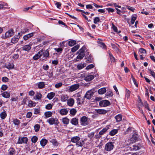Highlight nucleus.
I'll return each instance as SVG.
<instances>
[{
	"instance_id": "obj_1",
	"label": "nucleus",
	"mask_w": 155,
	"mask_h": 155,
	"mask_svg": "<svg viewBox=\"0 0 155 155\" xmlns=\"http://www.w3.org/2000/svg\"><path fill=\"white\" fill-rule=\"evenodd\" d=\"M47 122H48L51 125L53 124L58 125L59 123L58 120L57 118L51 117L48 119Z\"/></svg>"
},
{
	"instance_id": "obj_2",
	"label": "nucleus",
	"mask_w": 155,
	"mask_h": 155,
	"mask_svg": "<svg viewBox=\"0 0 155 155\" xmlns=\"http://www.w3.org/2000/svg\"><path fill=\"white\" fill-rule=\"evenodd\" d=\"M80 122L81 125L82 126L87 125L89 124L88 118L85 116H83L81 118Z\"/></svg>"
},
{
	"instance_id": "obj_3",
	"label": "nucleus",
	"mask_w": 155,
	"mask_h": 155,
	"mask_svg": "<svg viewBox=\"0 0 155 155\" xmlns=\"http://www.w3.org/2000/svg\"><path fill=\"white\" fill-rule=\"evenodd\" d=\"M114 147L113 143L111 142L107 143L105 146V149L107 151H110L112 150Z\"/></svg>"
},
{
	"instance_id": "obj_4",
	"label": "nucleus",
	"mask_w": 155,
	"mask_h": 155,
	"mask_svg": "<svg viewBox=\"0 0 155 155\" xmlns=\"http://www.w3.org/2000/svg\"><path fill=\"white\" fill-rule=\"evenodd\" d=\"M94 93V91H92V90H89L87 92L84 96V98L88 99H90L93 96Z\"/></svg>"
},
{
	"instance_id": "obj_5",
	"label": "nucleus",
	"mask_w": 155,
	"mask_h": 155,
	"mask_svg": "<svg viewBox=\"0 0 155 155\" xmlns=\"http://www.w3.org/2000/svg\"><path fill=\"white\" fill-rule=\"evenodd\" d=\"M99 105L101 107H105L110 104V103L108 100H104L99 102Z\"/></svg>"
},
{
	"instance_id": "obj_6",
	"label": "nucleus",
	"mask_w": 155,
	"mask_h": 155,
	"mask_svg": "<svg viewBox=\"0 0 155 155\" xmlns=\"http://www.w3.org/2000/svg\"><path fill=\"white\" fill-rule=\"evenodd\" d=\"M14 34L15 32L14 30L11 28L5 33V38L10 37L13 35Z\"/></svg>"
},
{
	"instance_id": "obj_7",
	"label": "nucleus",
	"mask_w": 155,
	"mask_h": 155,
	"mask_svg": "<svg viewBox=\"0 0 155 155\" xmlns=\"http://www.w3.org/2000/svg\"><path fill=\"white\" fill-rule=\"evenodd\" d=\"M28 138L26 137H19L18 138L17 143L22 144V143H27L28 141Z\"/></svg>"
},
{
	"instance_id": "obj_8",
	"label": "nucleus",
	"mask_w": 155,
	"mask_h": 155,
	"mask_svg": "<svg viewBox=\"0 0 155 155\" xmlns=\"http://www.w3.org/2000/svg\"><path fill=\"white\" fill-rule=\"evenodd\" d=\"M41 54H42V56L43 55V58H50V54H49V50L48 49L44 51L42 49V52H41Z\"/></svg>"
},
{
	"instance_id": "obj_9",
	"label": "nucleus",
	"mask_w": 155,
	"mask_h": 155,
	"mask_svg": "<svg viewBox=\"0 0 155 155\" xmlns=\"http://www.w3.org/2000/svg\"><path fill=\"white\" fill-rule=\"evenodd\" d=\"M138 138V135L136 133L134 134L132 137L130 138V140L132 143H135L137 140Z\"/></svg>"
},
{
	"instance_id": "obj_10",
	"label": "nucleus",
	"mask_w": 155,
	"mask_h": 155,
	"mask_svg": "<svg viewBox=\"0 0 155 155\" xmlns=\"http://www.w3.org/2000/svg\"><path fill=\"white\" fill-rule=\"evenodd\" d=\"M20 37V35H15L11 39V42L13 44L17 43Z\"/></svg>"
},
{
	"instance_id": "obj_11",
	"label": "nucleus",
	"mask_w": 155,
	"mask_h": 155,
	"mask_svg": "<svg viewBox=\"0 0 155 155\" xmlns=\"http://www.w3.org/2000/svg\"><path fill=\"white\" fill-rule=\"evenodd\" d=\"M41 52H42V49L40 50L37 54L35 55L33 58V59L36 60L40 58L42 56V54H41Z\"/></svg>"
},
{
	"instance_id": "obj_12",
	"label": "nucleus",
	"mask_w": 155,
	"mask_h": 155,
	"mask_svg": "<svg viewBox=\"0 0 155 155\" xmlns=\"http://www.w3.org/2000/svg\"><path fill=\"white\" fill-rule=\"evenodd\" d=\"M79 87V84H77L73 85L71 86L69 88V90L71 91H73L77 89Z\"/></svg>"
},
{
	"instance_id": "obj_13",
	"label": "nucleus",
	"mask_w": 155,
	"mask_h": 155,
	"mask_svg": "<svg viewBox=\"0 0 155 155\" xmlns=\"http://www.w3.org/2000/svg\"><path fill=\"white\" fill-rule=\"evenodd\" d=\"M109 110H106L104 109H98L96 110L97 113L101 114H106Z\"/></svg>"
},
{
	"instance_id": "obj_14",
	"label": "nucleus",
	"mask_w": 155,
	"mask_h": 155,
	"mask_svg": "<svg viewBox=\"0 0 155 155\" xmlns=\"http://www.w3.org/2000/svg\"><path fill=\"white\" fill-rule=\"evenodd\" d=\"M80 139V138L78 136H75L71 138V141L74 143H77Z\"/></svg>"
},
{
	"instance_id": "obj_15",
	"label": "nucleus",
	"mask_w": 155,
	"mask_h": 155,
	"mask_svg": "<svg viewBox=\"0 0 155 155\" xmlns=\"http://www.w3.org/2000/svg\"><path fill=\"white\" fill-rule=\"evenodd\" d=\"M68 113V111L66 109L63 108L61 109L60 110V114L62 115H67Z\"/></svg>"
},
{
	"instance_id": "obj_16",
	"label": "nucleus",
	"mask_w": 155,
	"mask_h": 155,
	"mask_svg": "<svg viewBox=\"0 0 155 155\" xmlns=\"http://www.w3.org/2000/svg\"><path fill=\"white\" fill-rule=\"evenodd\" d=\"M71 123L73 125H76L78 124V119L76 118H73L71 119L70 121Z\"/></svg>"
},
{
	"instance_id": "obj_17",
	"label": "nucleus",
	"mask_w": 155,
	"mask_h": 155,
	"mask_svg": "<svg viewBox=\"0 0 155 155\" xmlns=\"http://www.w3.org/2000/svg\"><path fill=\"white\" fill-rule=\"evenodd\" d=\"M94 78V75H89L86 76L84 78V80L87 81H90L93 80Z\"/></svg>"
},
{
	"instance_id": "obj_18",
	"label": "nucleus",
	"mask_w": 155,
	"mask_h": 155,
	"mask_svg": "<svg viewBox=\"0 0 155 155\" xmlns=\"http://www.w3.org/2000/svg\"><path fill=\"white\" fill-rule=\"evenodd\" d=\"M48 141L45 139H42L40 142L41 146L42 147H44L48 143Z\"/></svg>"
},
{
	"instance_id": "obj_19",
	"label": "nucleus",
	"mask_w": 155,
	"mask_h": 155,
	"mask_svg": "<svg viewBox=\"0 0 155 155\" xmlns=\"http://www.w3.org/2000/svg\"><path fill=\"white\" fill-rule=\"evenodd\" d=\"M22 50L24 51L28 52L31 49V46L29 45H24L22 47Z\"/></svg>"
},
{
	"instance_id": "obj_20",
	"label": "nucleus",
	"mask_w": 155,
	"mask_h": 155,
	"mask_svg": "<svg viewBox=\"0 0 155 155\" xmlns=\"http://www.w3.org/2000/svg\"><path fill=\"white\" fill-rule=\"evenodd\" d=\"M31 33L29 34H28L27 35H25L23 37L24 39L25 40H28L29 38H30L31 37L33 36L34 35V33Z\"/></svg>"
},
{
	"instance_id": "obj_21",
	"label": "nucleus",
	"mask_w": 155,
	"mask_h": 155,
	"mask_svg": "<svg viewBox=\"0 0 155 155\" xmlns=\"http://www.w3.org/2000/svg\"><path fill=\"white\" fill-rule=\"evenodd\" d=\"M9 155H14L15 153V150L13 147H11L8 150Z\"/></svg>"
},
{
	"instance_id": "obj_22",
	"label": "nucleus",
	"mask_w": 155,
	"mask_h": 155,
	"mask_svg": "<svg viewBox=\"0 0 155 155\" xmlns=\"http://www.w3.org/2000/svg\"><path fill=\"white\" fill-rule=\"evenodd\" d=\"M55 96V93L53 92H51L48 93L47 95V97L49 100L52 99Z\"/></svg>"
},
{
	"instance_id": "obj_23",
	"label": "nucleus",
	"mask_w": 155,
	"mask_h": 155,
	"mask_svg": "<svg viewBox=\"0 0 155 155\" xmlns=\"http://www.w3.org/2000/svg\"><path fill=\"white\" fill-rule=\"evenodd\" d=\"M74 103V100L73 98H71L68 100L67 104L68 105L70 106H72Z\"/></svg>"
},
{
	"instance_id": "obj_24",
	"label": "nucleus",
	"mask_w": 155,
	"mask_h": 155,
	"mask_svg": "<svg viewBox=\"0 0 155 155\" xmlns=\"http://www.w3.org/2000/svg\"><path fill=\"white\" fill-rule=\"evenodd\" d=\"M97 43L98 44V45L101 47L103 48L104 49L106 48V46L105 43L100 41H97Z\"/></svg>"
},
{
	"instance_id": "obj_25",
	"label": "nucleus",
	"mask_w": 155,
	"mask_h": 155,
	"mask_svg": "<svg viewBox=\"0 0 155 155\" xmlns=\"http://www.w3.org/2000/svg\"><path fill=\"white\" fill-rule=\"evenodd\" d=\"M122 116L121 114H118L115 117L117 122H119L121 120Z\"/></svg>"
},
{
	"instance_id": "obj_26",
	"label": "nucleus",
	"mask_w": 155,
	"mask_h": 155,
	"mask_svg": "<svg viewBox=\"0 0 155 155\" xmlns=\"http://www.w3.org/2000/svg\"><path fill=\"white\" fill-rule=\"evenodd\" d=\"M86 48L85 46H84L77 52V53H80L81 54H84L85 51L86 50Z\"/></svg>"
},
{
	"instance_id": "obj_27",
	"label": "nucleus",
	"mask_w": 155,
	"mask_h": 155,
	"mask_svg": "<svg viewBox=\"0 0 155 155\" xmlns=\"http://www.w3.org/2000/svg\"><path fill=\"white\" fill-rule=\"evenodd\" d=\"M92 55L91 54L87 57H85V59H86V62L87 63H90L92 62Z\"/></svg>"
},
{
	"instance_id": "obj_28",
	"label": "nucleus",
	"mask_w": 155,
	"mask_h": 155,
	"mask_svg": "<svg viewBox=\"0 0 155 155\" xmlns=\"http://www.w3.org/2000/svg\"><path fill=\"white\" fill-rule=\"evenodd\" d=\"M62 122L64 124H68L69 122V119L67 117L63 118L62 119Z\"/></svg>"
},
{
	"instance_id": "obj_29",
	"label": "nucleus",
	"mask_w": 155,
	"mask_h": 155,
	"mask_svg": "<svg viewBox=\"0 0 155 155\" xmlns=\"http://www.w3.org/2000/svg\"><path fill=\"white\" fill-rule=\"evenodd\" d=\"M106 89L105 88L103 87L101 88L98 90V92L99 94H103L106 92Z\"/></svg>"
},
{
	"instance_id": "obj_30",
	"label": "nucleus",
	"mask_w": 155,
	"mask_h": 155,
	"mask_svg": "<svg viewBox=\"0 0 155 155\" xmlns=\"http://www.w3.org/2000/svg\"><path fill=\"white\" fill-rule=\"evenodd\" d=\"M50 142L52 143L53 146H57L58 145L59 143L57 142V140L55 139H52Z\"/></svg>"
},
{
	"instance_id": "obj_31",
	"label": "nucleus",
	"mask_w": 155,
	"mask_h": 155,
	"mask_svg": "<svg viewBox=\"0 0 155 155\" xmlns=\"http://www.w3.org/2000/svg\"><path fill=\"white\" fill-rule=\"evenodd\" d=\"M2 97L5 98H8L10 96V94L7 91L4 92L2 94Z\"/></svg>"
},
{
	"instance_id": "obj_32",
	"label": "nucleus",
	"mask_w": 155,
	"mask_h": 155,
	"mask_svg": "<svg viewBox=\"0 0 155 155\" xmlns=\"http://www.w3.org/2000/svg\"><path fill=\"white\" fill-rule=\"evenodd\" d=\"M36 103L35 102L30 100L29 101L28 106L29 107H31L35 106Z\"/></svg>"
},
{
	"instance_id": "obj_33",
	"label": "nucleus",
	"mask_w": 155,
	"mask_h": 155,
	"mask_svg": "<svg viewBox=\"0 0 155 155\" xmlns=\"http://www.w3.org/2000/svg\"><path fill=\"white\" fill-rule=\"evenodd\" d=\"M44 114L45 118H47L51 117L52 113L51 111H47L45 112Z\"/></svg>"
},
{
	"instance_id": "obj_34",
	"label": "nucleus",
	"mask_w": 155,
	"mask_h": 155,
	"mask_svg": "<svg viewBox=\"0 0 155 155\" xmlns=\"http://www.w3.org/2000/svg\"><path fill=\"white\" fill-rule=\"evenodd\" d=\"M76 44V41L74 40H71L68 42V44L69 46H72Z\"/></svg>"
},
{
	"instance_id": "obj_35",
	"label": "nucleus",
	"mask_w": 155,
	"mask_h": 155,
	"mask_svg": "<svg viewBox=\"0 0 155 155\" xmlns=\"http://www.w3.org/2000/svg\"><path fill=\"white\" fill-rule=\"evenodd\" d=\"M38 87L40 89H42L45 87V83L43 82H41L38 83Z\"/></svg>"
},
{
	"instance_id": "obj_36",
	"label": "nucleus",
	"mask_w": 155,
	"mask_h": 155,
	"mask_svg": "<svg viewBox=\"0 0 155 155\" xmlns=\"http://www.w3.org/2000/svg\"><path fill=\"white\" fill-rule=\"evenodd\" d=\"M5 67L9 69H11L13 68L14 65L12 64H11L9 63L8 64L5 65Z\"/></svg>"
},
{
	"instance_id": "obj_37",
	"label": "nucleus",
	"mask_w": 155,
	"mask_h": 155,
	"mask_svg": "<svg viewBox=\"0 0 155 155\" xmlns=\"http://www.w3.org/2000/svg\"><path fill=\"white\" fill-rule=\"evenodd\" d=\"M108 129V127L104 128H103L102 130L99 132V134L100 135H101L104 134L107 131Z\"/></svg>"
},
{
	"instance_id": "obj_38",
	"label": "nucleus",
	"mask_w": 155,
	"mask_h": 155,
	"mask_svg": "<svg viewBox=\"0 0 155 155\" xmlns=\"http://www.w3.org/2000/svg\"><path fill=\"white\" fill-rule=\"evenodd\" d=\"M48 49L49 50V54H50V57L54 55L55 53L54 52V50L52 48L51 49L49 48Z\"/></svg>"
},
{
	"instance_id": "obj_39",
	"label": "nucleus",
	"mask_w": 155,
	"mask_h": 155,
	"mask_svg": "<svg viewBox=\"0 0 155 155\" xmlns=\"http://www.w3.org/2000/svg\"><path fill=\"white\" fill-rule=\"evenodd\" d=\"M80 46L79 45H77L71 48V51L72 52H75L79 48Z\"/></svg>"
},
{
	"instance_id": "obj_40",
	"label": "nucleus",
	"mask_w": 155,
	"mask_h": 155,
	"mask_svg": "<svg viewBox=\"0 0 155 155\" xmlns=\"http://www.w3.org/2000/svg\"><path fill=\"white\" fill-rule=\"evenodd\" d=\"M84 141L83 140H81L80 141L77 142L76 143V145L78 146L82 147L84 144Z\"/></svg>"
},
{
	"instance_id": "obj_41",
	"label": "nucleus",
	"mask_w": 155,
	"mask_h": 155,
	"mask_svg": "<svg viewBox=\"0 0 155 155\" xmlns=\"http://www.w3.org/2000/svg\"><path fill=\"white\" fill-rule=\"evenodd\" d=\"M77 110L75 108H72L70 110V113L73 116L74 115L77 113Z\"/></svg>"
},
{
	"instance_id": "obj_42",
	"label": "nucleus",
	"mask_w": 155,
	"mask_h": 155,
	"mask_svg": "<svg viewBox=\"0 0 155 155\" xmlns=\"http://www.w3.org/2000/svg\"><path fill=\"white\" fill-rule=\"evenodd\" d=\"M0 117L2 119H5L7 116V114L5 112H2L0 114Z\"/></svg>"
},
{
	"instance_id": "obj_43",
	"label": "nucleus",
	"mask_w": 155,
	"mask_h": 155,
	"mask_svg": "<svg viewBox=\"0 0 155 155\" xmlns=\"http://www.w3.org/2000/svg\"><path fill=\"white\" fill-rule=\"evenodd\" d=\"M117 133V129H114L112 130L110 132L109 134L111 136H114Z\"/></svg>"
},
{
	"instance_id": "obj_44",
	"label": "nucleus",
	"mask_w": 155,
	"mask_h": 155,
	"mask_svg": "<svg viewBox=\"0 0 155 155\" xmlns=\"http://www.w3.org/2000/svg\"><path fill=\"white\" fill-rule=\"evenodd\" d=\"M77 54H78V55L77 57V58L78 59H82L84 56H85L84 54H81L79 53H77Z\"/></svg>"
},
{
	"instance_id": "obj_45",
	"label": "nucleus",
	"mask_w": 155,
	"mask_h": 155,
	"mask_svg": "<svg viewBox=\"0 0 155 155\" xmlns=\"http://www.w3.org/2000/svg\"><path fill=\"white\" fill-rule=\"evenodd\" d=\"M38 140V138L35 136H33L31 138V141L32 143H35Z\"/></svg>"
},
{
	"instance_id": "obj_46",
	"label": "nucleus",
	"mask_w": 155,
	"mask_h": 155,
	"mask_svg": "<svg viewBox=\"0 0 155 155\" xmlns=\"http://www.w3.org/2000/svg\"><path fill=\"white\" fill-rule=\"evenodd\" d=\"M68 99L67 95H62L61 96V100L63 101H66Z\"/></svg>"
},
{
	"instance_id": "obj_47",
	"label": "nucleus",
	"mask_w": 155,
	"mask_h": 155,
	"mask_svg": "<svg viewBox=\"0 0 155 155\" xmlns=\"http://www.w3.org/2000/svg\"><path fill=\"white\" fill-rule=\"evenodd\" d=\"M35 131L36 132L38 131L40 129V126L39 124H36L34 127Z\"/></svg>"
},
{
	"instance_id": "obj_48",
	"label": "nucleus",
	"mask_w": 155,
	"mask_h": 155,
	"mask_svg": "<svg viewBox=\"0 0 155 155\" xmlns=\"http://www.w3.org/2000/svg\"><path fill=\"white\" fill-rule=\"evenodd\" d=\"M35 97L37 100H40L42 97V95L40 93H38Z\"/></svg>"
},
{
	"instance_id": "obj_49",
	"label": "nucleus",
	"mask_w": 155,
	"mask_h": 155,
	"mask_svg": "<svg viewBox=\"0 0 155 155\" xmlns=\"http://www.w3.org/2000/svg\"><path fill=\"white\" fill-rule=\"evenodd\" d=\"M53 105L51 104H47L45 106V108L46 109L51 110L52 108Z\"/></svg>"
},
{
	"instance_id": "obj_50",
	"label": "nucleus",
	"mask_w": 155,
	"mask_h": 155,
	"mask_svg": "<svg viewBox=\"0 0 155 155\" xmlns=\"http://www.w3.org/2000/svg\"><path fill=\"white\" fill-rule=\"evenodd\" d=\"M85 67V66H84V64H78L77 66V67L78 68V69L79 70L81 69L84 68Z\"/></svg>"
},
{
	"instance_id": "obj_51",
	"label": "nucleus",
	"mask_w": 155,
	"mask_h": 155,
	"mask_svg": "<svg viewBox=\"0 0 155 155\" xmlns=\"http://www.w3.org/2000/svg\"><path fill=\"white\" fill-rule=\"evenodd\" d=\"M13 123L15 125H18L20 124V120L17 119H15L13 121Z\"/></svg>"
},
{
	"instance_id": "obj_52",
	"label": "nucleus",
	"mask_w": 155,
	"mask_h": 155,
	"mask_svg": "<svg viewBox=\"0 0 155 155\" xmlns=\"http://www.w3.org/2000/svg\"><path fill=\"white\" fill-rule=\"evenodd\" d=\"M100 21L99 18L98 17H96L94 19V23L96 24L97 23Z\"/></svg>"
},
{
	"instance_id": "obj_53",
	"label": "nucleus",
	"mask_w": 155,
	"mask_h": 155,
	"mask_svg": "<svg viewBox=\"0 0 155 155\" xmlns=\"http://www.w3.org/2000/svg\"><path fill=\"white\" fill-rule=\"evenodd\" d=\"M131 20V22L132 24H134L135 21L137 19V17H134L133 15L132 16Z\"/></svg>"
},
{
	"instance_id": "obj_54",
	"label": "nucleus",
	"mask_w": 155,
	"mask_h": 155,
	"mask_svg": "<svg viewBox=\"0 0 155 155\" xmlns=\"http://www.w3.org/2000/svg\"><path fill=\"white\" fill-rule=\"evenodd\" d=\"M94 132H91V133H90L88 134V137L90 139H91L94 137Z\"/></svg>"
},
{
	"instance_id": "obj_55",
	"label": "nucleus",
	"mask_w": 155,
	"mask_h": 155,
	"mask_svg": "<svg viewBox=\"0 0 155 155\" xmlns=\"http://www.w3.org/2000/svg\"><path fill=\"white\" fill-rule=\"evenodd\" d=\"M35 114H38L40 113V108H35L34 109Z\"/></svg>"
},
{
	"instance_id": "obj_56",
	"label": "nucleus",
	"mask_w": 155,
	"mask_h": 155,
	"mask_svg": "<svg viewBox=\"0 0 155 155\" xmlns=\"http://www.w3.org/2000/svg\"><path fill=\"white\" fill-rule=\"evenodd\" d=\"M131 78L134 84L136 86V87H137L138 86V84H137V82H136V80L135 79V78L134 77L133 75H131Z\"/></svg>"
},
{
	"instance_id": "obj_57",
	"label": "nucleus",
	"mask_w": 155,
	"mask_h": 155,
	"mask_svg": "<svg viewBox=\"0 0 155 155\" xmlns=\"http://www.w3.org/2000/svg\"><path fill=\"white\" fill-rule=\"evenodd\" d=\"M94 67V65L93 64H90L88 65L86 68V69L87 70H89L90 69L93 68Z\"/></svg>"
},
{
	"instance_id": "obj_58",
	"label": "nucleus",
	"mask_w": 155,
	"mask_h": 155,
	"mask_svg": "<svg viewBox=\"0 0 155 155\" xmlns=\"http://www.w3.org/2000/svg\"><path fill=\"white\" fill-rule=\"evenodd\" d=\"M8 80L9 79L6 77H4L2 78V81L3 82H8Z\"/></svg>"
},
{
	"instance_id": "obj_59",
	"label": "nucleus",
	"mask_w": 155,
	"mask_h": 155,
	"mask_svg": "<svg viewBox=\"0 0 155 155\" xmlns=\"http://www.w3.org/2000/svg\"><path fill=\"white\" fill-rule=\"evenodd\" d=\"M62 83L61 82H59L55 84V87L56 88H59L61 87L62 85Z\"/></svg>"
},
{
	"instance_id": "obj_60",
	"label": "nucleus",
	"mask_w": 155,
	"mask_h": 155,
	"mask_svg": "<svg viewBox=\"0 0 155 155\" xmlns=\"http://www.w3.org/2000/svg\"><path fill=\"white\" fill-rule=\"evenodd\" d=\"M139 51L141 53L146 54L147 53V51L146 50L143 48H140L139 49Z\"/></svg>"
},
{
	"instance_id": "obj_61",
	"label": "nucleus",
	"mask_w": 155,
	"mask_h": 155,
	"mask_svg": "<svg viewBox=\"0 0 155 155\" xmlns=\"http://www.w3.org/2000/svg\"><path fill=\"white\" fill-rule=\"evenodd\" d=\"M127 7L128 10L131 11L133 12H134L135 10L134 8L130 7V6H127Z\"/></svg>"
},
{
	"instance_id": "obj_62",
	"label": "nucleus",
	"mask_w": 155,
	"mask_h": 155,
	"mask_svg": "<svg viewBox=\"0 0 155 155\" xmlns=\"http://www.w3.org/2000/svg\"><path fill=\"white\" fill-rule=\"evenodd\" d=\"M8 88V86L6 85L3 84L2 85L1 87V89L3 91H5Z\"/></svg>"
},
{
	"instance_id": "obj_63",
	"label": "nucleus",
	"mask_w": 155,
	"mask_h": 155,
	"mask_svg": "<svg viewBox=\"0 0 155 155\" xmlns=\"http://www.w3.org/2000/svg\"><path fill=\"white\" fill-rule=\"evenodd\" d=\"M32 115V113L31 112H29L27 113L26 117L28 118H30Z\"/></svg>"
},
{
	"instance_id": "obj_64",
	"label": "nucleus",
	"mask_w": 155,
	"mask_h": 155,
	"mask_svg": "<svg viewBox=\"0 0 155 155\" xmlns=\"http://www.w3.org/2000/svg\"><path fill=\"white\" fill-rule=\"evenodd\" d=\"M55 4L57 6V8H61V4L59 2H56L55 3Z\"/></svg>"
}]
</instances>
